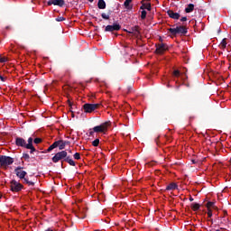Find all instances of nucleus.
Wrapping results in <instances>:
<instances>
[{"instance_id": "obj_1", "label": "nucleus", "mask_w": 231, "mask_h": 231, "mask_svg": "<svg viewBox=\"0 0 231 231\" xmlns=\"http://www.w3.org/2000/svg\"><path fill=\"white\" fill-rule=\"evenodd\" d=\"M14 172L17 178H19V180H23L24 183H26L29 187H33L35 185V182L28 180V179L26 178L28 172L23 171V167H16L14 169Z\"/></svg>"}, {"instance_id": "obj_2", "label": "nucleus", "mask_w": 231, "mask_h": 231, "mask_svg": "<svg viewBox=\"0 0 231 231\" xmlns=\"http://www.w3.org/2000/svg\"><path fill=\"white\" fill-rule=\"evenodd\" d=\"M168 32H170L173 37H176L177 35H187L189 31L185 25H180L176 26V28H169Z\"/></svg>"}, {"instance_id": "obj_3", "label": "nucleus", "mask_w": 231, "mask_h": 231, "mask_svg": "<svg viewBox=\"0 0 231 231\" xmlns=\"http://www.w3.org/2000/svg\"><path fill=\"white\" fill-rule=\"evenodd\" d=\"M13 163L14 158L6 155H0V167H3V169H8V166Z\"/></svg>"}, {"instance_id": "obj_4", "label": "nucleus", "mask_w": 231, "mask_h": 231, "mask_svg": "<svg viewBox=\"0 0 231 231\" xmlns=\"http://www.w3.org/2000/svg\"><path fill=\"white\" fill-rule=\"evenodd\" d=\"M24 189V186L15 180L10 181V190L12 192H21Z\"/></svg>"}, {"instance_id": "obj_5", "label": "nucleus", "mask_w": 231, "mask_h": 231, "mask_svg": "<svg viewBox=\"0 0 231 231\" xmlns=\"http://www.w3.org/2000/svg\"><path fill=\"white\" fill-rule=\"evenodd\" d=\"M100 107V104H89L86 103L82 106V109L84 113H93L96 109H98Z\"/></svg>"}, {"instance_id": "obj_6", "label": "nucleus", "mask_w": 231, "mask_h": 231, "mask_svg": "<svg viewBox=\"0 0 231 231\" xmlns=\"http://www.w3.org/2000/svg\"><path fill=\"white\" fill-rule=\"evenodd\" d=\"M68 158V152L66 151H61L57 152L53 157H52V162L53 163H59L60 160H66Z\"/></svg>"}, {"instance_id": "obj_7", "label": "nucleus", "mask_w": 231, "mask_h": 231, "mask_svg": "<svg viewBox=\"0 0 231 231\" xmlns=\"http://www.w3.org/2000/svg\"><path fill=\"white\" fill-rule=\"evenodd\" d=\"M111 125V122L106 121L100 125L95 126L93 128L94 133H106L107 131V128Z\"/></svg>"}, {"instance_id": "obj_8", "label": "nucleus", "mask_w": 231, "mask_h": 231, "mask_svg": "<svg viewBox=\"0 0 231 231\" xmlns=\"http://www.w3.org/2000/svg\"><path fill=\"white\" fill-rule=\"evenodd\" d=\"M47 5L48 6H51V5H53L54 6H60V8H62V6L66 5V2L64 0H49Z\"/></svg>"}, {"instance_id": "obj_9", "label": "nucleus", "mask_w": 231, "mask_h": 231, "mask_svg": "<svg viewBox=\"0 0 231 231\" xmlns=\"http://www.w3.org/2000/svg\"><path fill=\"white\" fill-rule=\"evenodd\" d=\"M122 30V26L119 23H114L113 25H107L105 28V32H119Z\"/></svg>"}, {"instance_id": "obj_10", "label": "nucleus", "mask_w": 231, "mask_h": 231, "mask_svg": "<svg viewBox=\"0 0 231 231\" xmlns=\"http://www.w3.org/2000/svg\"><path fill=\"white\" fill-rule=\"evenodd\" d=\"M167 44L165 43H160L156 46V51L155 52L158 53L159 55H162L164 51H167Z\"/></svg>"}, {"instance_id": "obj_11", "label": "nucleus", "mask_w": 231, "mask_h": 231, "mask_svg": "<svg viewBox=\"0 0 231 231\" xmlns=\"http://www.w3.org/2000/svg\"><path fill=\"white\" fill-rule=\"evenodd\" d=\"M15 145L17 147H23L24 149H26V140H24V138L22 137H15Z\"/></svg>"}, {"instance_id": "obj_12", "label": "nucleus", "mask_w": 231, "mask_h": 231, "mask_svg": "<svg viewBox=\"0 0 231 231\" xmlns=\"http://www.w3.org/2000/svg\"><path fill=\"white\" fill-rule=\"evenodd\" d=\"M167 14H168L169 17H171V19H174L175 21H178V19H180V17H181L180 13H174V11H172V10H168Z\"/></svg>"}, {"instance_id": "obj_13", "label": "nucleus", "mask_w": 231, "mask_h": 231, "mask_svg": "<svg viewBox=\"0 0 231 231\" xmlns=\"http://www.w3.org/2000/svg\"><path fill=\"white\" fill-rule=\"evenodd\" d=\"M128 33H134V35H140V26L135 25L130 28V31H126Z\"/></svg>"}, {"instance_id": "obj_14", "label": "nucleus", "mask_w": 231, "mask_h": 231, "mask_svg": "<svg viewBox=\"0 0 231 231\" xmlns=\"http://www.w3.org/2000/svg\"><path fill=\"white\" fill-rule=\"evenodd\" d=\"M54 143H57V147H59L60 151H64L66 149V144H64V140H59L54 142Z\"/></svg>"}, {"instance_id": "obj_15", "label": "nucleus", "mask_w": 231, "mask_h": 231, "mask_svg": "<svg viewBox=\"0 0 231 231\" xmlns=\"http://www.w3.org/2000/svg\"><path fill=\"white\" fill-rule=\"evenodd\" d=\"M178 189V184L171 182L166 187V190H176Z\"/></svg>"}, {"instance_id": "obj_16", "label": "nucleus", "mask_w": 231, "mask_h": 231, "mask_svg": "<svg viewBox=\"0 0 231 231\" xmlns=\"http://www.w3.org/2000/svg\"><path fill=\"white\" fill-rule=\"evenodd\" d=\"M97 7L99 8V10H106V1L98 0Z\"/></svg>"}, {"instance_id": "obj_17", "label": "nucleus", "mask_w": 231, "mask_h": 231, "mask_svg": "<svg viewBox=\"0 0 231 231\" xmlns=\"http://www.w3.org/2000/svg\"><path fill=\"white\" fill-rule=\"evenodd\" d=\"M64 162L69 163V165H71V167H75L76 165L75 161H73L69 156H67V158L64 159Z\"/></svg>"}, {"instance_id": "obj_18", "label": "nucleus", "mask_w": 231, "mask_h": 231, "mask_svg": "<svg viewBox=\"0 0 231 231\" xmlns=\"http://www.w3.org/2000/svg\"><path fill=\"white\" fill-rule=\"evenodd\" d=\"M186 14H190L194 12V5L193 4H189L188 6L185 8Z\"/></svg>"}, {"instance_id": "obj_19", "label": "nucleus", "mask_w": 231, "mask_h": 231, "mask_svg": "<svg viewBox=\"0 0 231 231\" xmlns=\"http://www.w3.org/2000/svg\"><path fill=\"white\" fill-rule=\"evenodd\" d=\"M140 8L141 10H148L149 12L152 10L151 4H143Z\"/></svg>"}, {"instance_id": "obj_20", "label": "nucleus", "mask_w": 231, "mask_h": 231, "mask_svg": "<svg viewBox=\"0 0 231 231\" xmlns=\"http://www.w3.org/2000/svg\"><path fill=\"white\" fill-rule=\"evenodd\" d=\"M220 50H226V38H224L219 44Z\"/></svg>"}, {"instance_id": "obj_21", "label": "nucleus", "mask_w": 231, "mask_h": 231, "mask_svg": "<svg viewBox=\"0 0 231 231\" xmlns=\"http://www.w3.org/2000/svg\"><path fill=\"white\" fill-rule=\"evenodd\" d=\"M206 207L208 210H210V208H214V209L217 208V207H216L214 202H210V201L206 204Z\"/></svg>"}, {"instance_id": "obj_22", "label": "nucleus", "mask_w": 231, "mask_h": 231, "mask_svg": "<svg viewBox=\"0 0 231 231\" xmlns=\"http://www.w3.org/2000/svg\"><path fill=\"white\" fill-rule=\"evenodd\" d=\"M110 15H111V11H109L108 14H106V13L101 14L102 19H105L106 21H109Z\"/></svg>"}, {"instance_id": "obj_23", "label": "nucleus", "mask_w": 231, "mask_h": 231, "mask_svg": "<svg viewBox=\"0 0 231 231\" xmlns=\"http://www.w3.org/2000/svg\"><path fill=\"white\" fill-rule=\"evenodd\" d=\"M200 207H201V205H199L198 203H192L191 204V208H192V210H194V212H197V210H199Z\"/></svg>"}, {"instance_id": "obj_24", "label": "nucleus", "mask_w": 231, "mask_h": 231, "mask_svg": "<svg viewBox=\"0 0 231 231\" xmlns=\"http://www.w3.org/2000/svg\"><path fill=\"white\" fill-rule=\"evenodd\" d=\"M53 149H57V143H53L46 151V152H51Z\"/></svg>"}, {"instance_id": "obj_25", "label": "nucleus", "mask_w": 231, "mask_h": 231, "mask_svg": "<svg viewBox=\"0 0 231 231\" xmlns=\"http://www.w3.org/2000/svg\"><path fill=\"white\" fill-rule=\"evenodd\" d=\"M131 3H133V0H125L124 3V6L127 8V10H129L131 8L129 7V5H131Z\"/></svg>"}, {"instance_id": "obj_26", "label": "nucleus", "mask_w": 231, "mask_h": 231, "mask_svg": "<svg viewBox=\"0 0 231 231\" xmlns=\"http://www.w3.org/2000/svg\"><path fill=\"white\" fill-rule=\"evenodd\" d=\"M26 149H30V153H31V154H33V152H37V149H35V148L33 147V145L26 146Z\"/></svg>"}, {"instance_id": "obj_27", "label": "nucleus", "mask_w": 231, "mask_h": 231, "mask_svg": "<svg viewBox=\"0 0 231 231\" xmlns=\"http://www.w3.org/2000/svg\"><path fill=\"white\" fill-rule=\"evenodd\" d=\"M99 143H100V139H95V140L92 142L93 147H98Z\"/></svg>"}, {"instance_id": "obj_28", "label": "nucleus", "mask_w": 231, "mask_h": 231, "mask_svg": "<svg viewBox=\"0 0 231 231\" xmlns=\"http://www.w3.org/2000/svg\"><path fill=\"white\" fill-rule=\"evenodd\" d=\"M23 160H25V162H30V154L28 153H23Z\"/></svg>"}, {"instance_id": "obj_29", "label": "nucleus", "mask_w": 231, "mask_h": 231, "mask_svg": "<svg viewBox=\"0 0 231 231\" xmlns=\"http://www.w3.org/2000/svg\"><path fill=\"white\" fill-rule=\"evenodd\" d=\"M145 17H147V11H145V10H143L142 12H141V19H145Z\"/></svg>"}, {"instance_id": "obj_30", "label": "nucleus", "mask_w": 231, "mask_h": 231, "mask_svg": "<svg viewBox=\"0 0 231 231\" xmlns=\"http://www.w3.org/2000/svg\"><path fill=\"white\" fill-rule=\"evenodd\" d=\"M31 145H33V138L29 137L28 138V143H27L26 147H29Z\"/></svg>"}, {"instance_id": "obj_31", "label": "nucleus", "mask_w": 231, "mask_h": 231, "mask_svg": "<svg viewBox=\"0 0 231 231\" xmlns=\"http://www.w3.org/2000/svg\"><path fill=\"white\" fill-rule=\"evenodd\" d=\"M33 143L36 144L42 143V139L37 137L33 140Z\"/></svg>"}, {"instance_id": "obj_32", "label": "nucleus", "mask_w": 231, "mask_h": 231, "mask_svg": "<svg viewBox=\"0 0 231 231\" xmlns=\"http://www.w3.org/2000/svg\"><path fill=\"white\" fill-rule=\"evenodd\" d=\"M56 21L58 23H62V21H66V18H64V16H59L58 18H56Z\"/></svg>"}, {"instance_id": "obj_33", "label": "nucleus", "mask_w": 231, "mask_h": 231, "mask_svg": "<svg viewBox=\"0 0 231 231\" xmlns=\"http://www.w3.org/2000/svg\"><path fill=\"white\" fill-rule=\"evenodd\" d=\"M8 61V58L6 57H0V62L1 63H5V62H7Z\"/></svg>"}, {"instance_id": "obj_34", "label": "nucleus", "mask_w": 231, "mask_h": 231, "mask_svg": "<svg viewBox=\"0 0 231 231\" xmlns=\"http://www.w3.org/2000/svg\"><path fill=\"white\" fill-rule=\"evenodd\" d=\"M180 75H181V73L180 72V70H174V71H173V76H174V77H180Z\"/></svg>"}, {"instance_id": "obj_35", "label": "nucleus", "mask_w": 231, "mask_h": 231, "mask_svg": "<svg viewBox=\"0 0 231 231\" xmlns=\"http://www.w3.org/2000/svg\"><path fill=\"white\" fill-rule=\"evenodd\" d=\"M74 160H80V153L79 152H76L74 154Z\"/></svg>"}, {"instance_id": "obj_36", "label": "nucleus", "mask_w": 231, "mask_h": 231, "mask_svg": "<svg viewBox=\"0 0 231 231\" xmlns=\"http://www.w3.org/2000/svg\"><path fill=\"white\" fill-rule=\"evenodd\" d=\"M208 217H212V209H208Z\"/></svg>"}, {"instance_id": "obj_37", "label": "nucleus", "mask_w": 231, "mask_h": 231, "mask_svg": "<svg viewBox=\"0 0 231 231\" xmlns=\"http://www.w3.org/2000/svg\"><path fill=\"white\" fill-rule=\"evenodd\" d=\"M185 22H187V16L180 18V23H185Z\"/></svg>"}, {"instance_id": "obj_38", "label": "nucleus", "mask_w": 231, "mask_h": 231, "mask_svg": "<svg viewBox=\"0 0 231 231\" xmlns=\"http://www.w3.org/2000/svg\"><path fill=\"white\" fill-rule=\"evenodd\" d=\"M0 80H1L2 82H5L6 78H5V77H3V76L0 75Z\"/></svg>"}, {"instance_id": "obj_39", "label": "nucleus", "mask_w": 231, "mask_h": 231, "mask_svg": "<svg viewBox=\"0 0 231 231\" xmlns=\"http://www.w3.org/2000/svg\"><path fill=\"white\" fill-rule=\"evenodd\" d=\"M68 104H69V107H70V109H71V107L73 106V103H71V101H69V99L68 100Z\"/></svg>"}, {"instance_id": "obj_40", "label": "nucleus", "mask_w": 231, "mask_h": 231, "mask_svg": "<svg viewBox=\"0 0 231 231\" xmlns=\"http://www.w3.org/2000/svg\"><path fill=\"white\" fill-rule=\"evenodd\" d=\"M63 143L65 144V147H66V145H69V141H63Z\"/></svg>"}, {"instance_id": "obj_41", "label": "nucleus", "mask_w": 231, "mask_h": 231, "mask_svg": "<svg viewBox=\"0 0 231 231\" xmlns=\"http://www.w3.org/2000/svg\"><path fill=\"white\" fill-rule=\"evenodd\" d=\"M93 134H95V131L89 133V136H93Z\"/></svg>"}, {"instance_id": "obj_42", "label": "nucleus", "mask_w": 231, "mask_h": 231, "mask_svg": "<svg viewBox=\"0 0 231 231\" xmlns=\"http://www.w3.org/2000/svg\"><path fill=\"white\" fill-rule=\"evenodd\" d=\"M189 201H194V199L192 197H190Z\"/></svg>"}, {"instance_id": "obj_43", "label": "nucleus", "mask_w": 231, "mask_h": 231, "mask_svg": "<svg viewBox=\"0 0 231 231\" xmlns=\"http://www.w3.org/2000/svg\"><path fill=\"white\" fill-rule=\"evenodd\" d=\"M45 231H53V229L48 228V229H46Z\"/></svg>"}, {"instance_id": "obj_44", "label": "nucleus", "mask_w": 231, "mask_h": 231, "mask_svg": "<svg viewBox=\"0 0 231 231\" xmlns=\"http://www.w3.org/2000/svg\"><path fill=\"white\" fill-rule=\"evenodd\" d=\"M89 1V3H93V1H95V0H88Z\"/></svg>"}, {"instance_id": "obj_45", "label": "nucleus", "mask_w": 231, "mask_h": 231, "mask_svg": "<svg viewBox=\"0 0 231 231\" xmlns=\"http://www.w3.org/2000/svg\"><path fill=\"white\" fill-rule=\"evenodd\" d=\"M1 198H3V195L0 194V199H1Z\"/></svg>"}, {"instance_id": "obj_46", "label": "nucleus", "mask_w": 231, "mask_h": 231, "mask_svg": "<svg viewBox=\"0 0 231 231\" xmlns=\"http://www.w3.org/2000/svg\"><path fill=\"white\" fill-rule=\"evenodd\" d=\"M69 152H70V153H71V150H69Z\"/></svg>"}, {"instance_id": "obj_47", "label": "nucleus", "mask_w": 231, "mask_h": 231, "mask_svg": "<svg viewBox=\"0 0 231 231\" xmlns=\"http://www.w3.org/2000/svg\"><path fill=\"white\" fill-rule=\"evenodd\" d=\"M75 116L72 114V117H74Z\"/></svg>"}]
</instances>
